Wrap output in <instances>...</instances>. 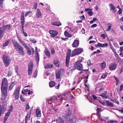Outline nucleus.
<instances>
[{
    "mask_svg": "<svg viewBox=\"0 0 123 123\" xmlns=\"http://www.w3.org/2000/svg\"><path fill=\"white\" fill-rule=\"evenodd\" d=\"M36 17L37 19H39L42 17V14L40 10L38 8L36 13Z\"/></svg>",
    "mask_w": 123,
    "mask_h": 123,
    "instance_id": "obj_10",
    "label": "nucleus"
},
{
    "mask_svg": "<svg viewBox=\"0 0 123 123\" xmlns=\"http://www.w3.org/2000/svg\"><path fill=\"white\" fill-rule=\"evenodd\" d=\"M9 108H10V109H9L7 112L9 114H10L11 113L12 111L13 110V107L12 105H11L10 106Z\"/></svg>",
    "mask_w": 123,
    "mask_h": 123,
    "instance_id": "obj_31",
    "label": "nucleus"
},
{
    "mask_svg": "<svg viewBox=\"0 0 123 123\" xmlns=\"http://www.w3.org/2000/svg\"><path fill=\"white\" fill-rule=\"evenodd\" d=\"M18 39L20 43H21L23 41L19 37L18 38Z\"/></svg>",
    "mask_w": 123,
    "mask_h": 123,
    "instance_id": "obj_63",
    "label": "nucleus"
},
{
    "mask_svg": "<svg viewBox=\"0 0 123 123\" xmlns=\"http://www.w3.org/2000/svg\"><path fill=\"white\" fill-rule=\"evenodd\" d=\"M21 44L23 46L24 48L25 49L27 48H28V47L26 43H25L24 41L21 43Z\"/></svg>",
    "mask_w": 123,
    "mask_h": 123,
    "instance_id": "obj_32",
    "label": "nucleus"
},
{
    "mask_svg": "<svg viewBox=\"0 0 123 123\" xmlns=\"http://www.w3.org/2000/svg\"><path fill=\"white\" fill-rule=\"evenodd\" d=\"M26 49V50L27 51L28 54L29 55H31V50L30 48L29 47H28V48H25Z\"/></svg>",
    "mask_w": 123,
    "mask_h": 123,
    "instance_id": "obj_33",
    "label": "nucleus"
},
{
    "mask_svg": "<svg viewBox=\"0 0 123 123\" xmlns=\"http://www.w3.org/2000/svg\"><path fill=\"white\" fill-rule=\"evenodd\" d=\"M49 33L51 35V36L52 37H55V36L57 35L58 34V32L56 31L50 30L49 31Z\"/></svg>",
    "mask_w": 123,
    "mask_h": 123,
    "instance_id": "obj_12",
    "label": "nucleus"
},
{
    "mask_svg": "<svg viewBox=\"0 0 123 123\" xmlns=\"http://www.w3.org/2000/svg\"><path fill=\"white\" fill-rule=\"evenodd\" d=\"M114 78L116 81L117 83L116 85H117L119 83V80L118 79V78L115 76H114Z\"/></svg>",
    "mask_w": 123,
    "mask_h": 123,
    "instance_id": "obj_41",
    "label": "nucleus"
},
{
    "mask_svg": "<svg viewBox=\"0 0 123 123\" xmlns=\"http://www.w3.org/2000/svg\"><path fill=\"white\" fill-rule=\"evenodd\" d=\"M21 24H24V23L25 22V18H21Z\"/></svg>",
    "mask_w": 123,
    "mask_h": 123,
    "instance_id": "obj_47",
    "label": "nucleus"
},
{
    "mask_svg": "<svg viewBox=\"0 0 123 123\" xmlns=\"http://www.w3.org/2000/svg\"><path fill=\"white\" fill-rule=\"evenodd\" d=\"M58 120L59 122L61 123H63L64 122V121L61 118H59Z\"/></svg>",
    "mask_w": 123,
    "mask_h": 123,
    "instance_id": "obj_55",
    "label": "nucleus"
},
{
    "mask_svg": "<svg viewBox=\"0 0 123 123\" xmlns=\"http://www.w3.org/2000/svg\"><path fill=\"white\" fill-rule=\"evenodd\" d=\"M20 98L21 100L23 102H24L25 101V99L24 97H23L22 96H20Z\"/></svg>",
    "mask_w": 123,
    "mask_h": 123,
    "instance_id": "obj_51",
    "label": "nucleus"
},
{
    "mask_svg": "<svg viewBox=\"0 0 123 123\" xmlns=\"http://www.w3.org/2000/svg\"><path fill=\"white\" fill-rule=\"evenodd\" d=\"M44 52L48 57L49 58L50 57V54L49 51L48 50V49L47 48H45L44 51Z\"/></svg>",
    "mask_w": 123,
    "mask_h": 123,
    "instance_id": "obj_15",
    "label": "nucleus"
},
{
    "mask_svg": "<svg viewBox=\"0 0 123 123\" xmlns=\"http://www.w3.org/2000/svg\"><path fill=\"white\" fill-rule=\"evenodd\" d=\"M117 64L115 62H114L109 66V69L111 70H114L117 67Z\"/></svg>",
    "mask_w": 123,
    "mask_h": 123,
    "instance_id": "obj_11",
    "label": "nucleus"
},
{
    "mask_svg": "<svg viewBox=\"0 0 123 123\" xmlns=\"http://www.w3.org/2000/svg\"><path fill=\"white\" fill-rule=\"evenodd\" d=\"M20 90V88L19 87H17L15 90V92L13 94L14 97L17 99H18L19 98Z\"/></svg>",
    "mask_w": 123,
    "mask_h": 123,
    "instance_id": "obj_7",
    "label": "nucleus"
},
{
    "mask_svg": "<svg viewBox=\"0 0 123 123\" xmlns=\"http://www.w3.org/2000/svg\"><path fill=\"white\" fill-rule=\"evenodd\" d=\"M53 63L56 67H58L60 63L58 60H56L54 61Z\"/></svg>",
    "mask_w": 123,
    "mask_h": 123,
    "instance_id": "obj_27",
    "label": "nucleus"
},
{
    "mask_svg": "<svg viewBox=\"0 0 123 123\" xmlns=\"http://www.w3.org/2000/svg\"><path fill=\"white\" fill-rule=\"evenodd\" d=\"M6 30H9L11 29V26L10 25H7L5 26Z\"/></svg>",
    "mask_w": 123,
    "mask_h": 123,
    "instance_id": "obj_29",
    "label": "nucleus"
},
{
    "mask_svg": "<svg viewBox=\"0 0 123 123\" xmlns=\"http://www.w3.org/2000/svg\"><path fill=\"white\" fill-rule=\"evenodd\" d=\"M100 37L102 38L103 39H104L105 38V36L104 34H101L100 36Z\"/></svg>",
    "mask_w": 123,
    "mask_h": 123,
    "instance_id": "obj_58",
    "label": "nucleus"
},
{
    "mask_svg": "<svg viewBox=\"0 0 123 123\" xmlns=\"http://www.w3.org/2000/svg\"><path fill=\"white\" fill-rule=\"evenodd\" d=\"M110 7L111 10H115L116 9V7L111 4H110L109 5Z\"/></svg>",
    "mask_w": 123,
    "mask_h": 123,
    "instance_id": "obj_28",
    "label": "nucleus"
},
{
    "mask_svg": "<svg viewBox=\"0 0 123 123\" xmlns=\"http://www.w3.org/2000/svg\"><path fill=\"white\" fill-rule=\"evenodd\" d=\"M50 51L51 54L52 55H54L55 53V49L53 47H51L50 48Z\"/></svg>",
    "mask_w": 123,
    "mask_h": 123,
    "instance_id": "obj_34",
    "label": "nucleus"
},
{
    "mask_svg": "<svg viewBox=\"0 0 123 123\" xmlns=\"http://www.w3.org/2000/svg\"><path fill=\"white\" fill-rule=\"evenodd\" d=\"M47 102H48L49 104H51L52 103L51 101L50 100V98L49 99H47L46 100Z\"/></svg>",
    "mask_w": 123,
    "mask_h": 123,
    "instance_id": "obj_60",
    "label": "nucleus"
},
{
    "mask_svg": "<svg viewBox=\"0 0 123 123\" xmlns=\"http://www.w3.org/2000/svg\"><path fill=\"white\" fill-rule=\"evenodd\" d=\"M82 70H81L80 71H81L79 73V74H82V73H83V71H85V72L86 71H88V69H82Z\"/></svg>",
    "mask_w": 123,
    "mask_h": 123,
    "instance_id": "obj_54",
    "label": "nucleus"
},
{
    "mask_svg": "<svg viewBox=\"0 0 123 123\" xmlns=\"http://www.w3.org/2000/svg\"><path fill=\"white\" fill-rule=\"evenodd\" d=\"M32 70L33 69H28V74L29 76L31 75Z\"/></svg>",
    "mask_w": 123,
    "mask_h": 123,
    "instance_id": "obj_42",
    "label": "nucleus"
},
{
    "mask_svg": "<svg viewBox=\"0 0 123 123\" xmlns=\"http://www.w3.org/2000/svg\"><path fill=\"white\" fill-rule=\"evenodd\" d=\"M3 29L2 27H0V40L3 37Z\"/></svg>",
    "mask_w": 123,
    "mask_h": 123,
    "instance_id": "obj_21",
    "label": "nucleus"
},
{
    "mask_svg": "<svg viewBox=\"0 0 123 123\" xmlns=\"http://www.w3.org/2000/svg\"><path fill=\"white\" fill-rule=\"evenodd\" d=\"M37 4L35 3L34 4V8L36 9L37 8Z\"/></svg>",
    "mask_w": 123,
    "mask_h": 123,
    "instance_id": "obj_62",
    "label": "nucleus"
},
{
    "mask_svg": "<svg viewBox=\"0 0 123 123\" xmlns=\"http://www.w3.org/2000/svg\"><path fill=\"white\" fill-rule=\"evenodd\" d=\"M123 88V85H122L120 86V88L119 89V91L120 92H121Z\"/></svg>",
    "mask_w": 123,
    "mask_h": 123,
    "instance_id": "obj_59",
    "label": "nucleus"
},
{
    "mask_svg": "<svg viewBox=\"0 0 123 123\" xmlns=\"http://www.w3.org/2000/svg\"><path fill=\"white\" fill-rule=\"evenodd\" d=\"M15 71L16 73L18 74V67L17 66H16L15 68Z\"/></svg>",
    "mask_w": 123,
    "mask_h": 123,
    "instance_id": "obj_46",
    "label": "nucleus"
},
{
    "mask_svg": "<svg viewBox=\"0 0 123 123\" xmlns=\"http://www.w3.org/2000/svg\"><path fill=\"white\" fill-rule=\"evenodd\" d=\"M8 83L7 79L5 78H3L2 80L1 86L8 87Z\"/></svg>",
    "mask_w": 123,
    "mask_h": 123,
    "instance_id": "obj_9",
    "label": "nucleus"
},
{
    "mask_svg": "<svg viewBox=\"0 0 123 123\" xmlns=\"http://www.w3.org/2000/svg\"><path fill=\"white\" fill-rule=\"evenodd\" d=\"M4 0H0V7H2V5L3 4V1Z\"/></svg>",
    "mask_w": 123,
    "mask_h": 123,
    "instance_id": "obj_53",
    "label": "nucleus"
},
{
    "mask_svg": "<svg viewBox=\"0 0 123 123\" xmlns=\"http://www.w3.org/2000/svg\"><path fill=\"white\" fill-rule=\"evenodd\" d=\"M28 69H33V63L32 62H31L29 63Z\"/></svg>",
    "mask_w": 123,
    "mask_h": 123,
    "instance_id": "obj_24",
    "label": "nucleus"
},
{
    "mask_svg": "<svg viewBox=\"0 0 123 123\" xmlns=\"http://www.w3.org/2000/svg\"><path fill=\"white\" fill-rule=\"evenodd\" d=\"M36 55L35 59L37 61V62L38 63L39 60V55L37 50H36L35 52Z\"/></svg>",
    "mask_w": 123,
    "mask_h": 123,
    "instance_id": "obj_14",
    "label": "nucleus"
},
{
    "mask_svg": "<svg viewBox=\"0 0 123 123\" xmlns=\"http://www.w3.org/2000/svg\"><path fill=\"white\" fill-rule=\"evenodd\" d=\"M36 117H40L41 116V114L39 110L37 109L36 110Z\"/></svg>",
    "mask_w": 123,
    "mask_h": 123,
    "instance_id": "obj_18",
    "label": "nucleus"
},
{
    "mask_svg": "<svg viewBox=\"0 0 123 123\" xmlns=\"http://www.w3.org/2000/svg\"><path fill=\"white\" fill-rule=\"evenodd\" d=\"M118 13L119 14H120L122 13V9L120 8H119V10L118 11Z\"/></svg>",
    "mask_w": 123,
    "mask_h": 123,
    "instance_id": "obj_56",
    "label": "nucleus"
},
{
    "mask_svg": "<svg viewBox=\"0 0 123 123\" xmlns=\"http://www.w3.org/2000/svg\"><path fill=\"white\" fill-rule=\"evenodd\" d=\"M52 24L54 25L59 26L61 25H62V24L60 22L55 21L52 22Z\"/></svg>",
    "mask_w": 123,
    "mask_h": 123,
    "instance_id": "obj_19",
    "label": "nucleus"
},
{
    "mask_svg": "<svg viewBox=\"0 0 123 123\" xmlns=\"http://www.w3.org/2000/svg\"><path fill=\"white\" fill-rule=\"evenodd\" d=\"M107 73H105L104 74H103L101 76V77L103 79H104L107 76Z\"/></svg>",
    "mask_w": 123,
    "mask_h": 123,
    "instance_id": "obj_39",
    "label": "nucleus"
},
{
    "mask_svg": "<svg viewBox=\"0 0 123 123\" xmlns=\"http://www.w3.org/2000/svg\"><path fill=\"white\" fill-rule=\"evenodd\" d=\"M31 12H31L30 11H27L26 12V13L25 14V17L27 16L28 15V14H30V13H31Z\"/></svg>",
    "mask_w": 123,
    "mask_h": 123,
    "instance_id": "obj_52",
    "label": "nucleus"
},
{
    "mask_svg": "<svg viewBox=\"0 0 123 123\" xmlns=\"http://www.w3.org/2000/svg\"><path fill=\"white\" fill-rule=\"evenodd\" d=\"M2 59L5 66L8 67L11 63L10 57L8 55L4 54L3 55Z\"/></svg>",
    "mask_w": 123,
    "mask_h": 123,
    "instance_id": "obj_2",
    "label": "nucleus"
},
{
    "mask_svg": "<svg viewBox=\"0 0 123 123\" xmlns=\"http://www.w3.org/2000/svg\"><path fill=\"white\" fill-rule=\"evenodd\" d=\"M110 100L111 101L114 102L115 103L119 105V102L118 100H117L116 99H111Z\"/></svg>",
    "mask_w": 123,
    "mask_h": 123,
    "instance_id": "obj_36",
    "label": "nucleus"
},
{
    "mask_svg": "<svg viewBox=\"0 0 123 123\" xmlns=\"http://www.w3.org/2000/svg\"><path fill=\"white\" fill-rule=\"evenodd\" d=\"M64 34L65 36L68 37H72V35L69 34L67 31H65Z\"/></svg>",
    "mask_w": 123,
    "mask_h": 123,
    "instance_id": "obj_25",
    "label": "nucleus"
},
{
    "mask_svg": "<svg viewBox=\"0 0 123 123\" xmlns=\"http://www.w3.org/2000/svg\"><path fill=\"white\" fill-rule=\"evenodd\" d=\"M92 96L93 97V99L94 100H98V99H97V97L95 95L93 94L92 95Z\"/></svg>",
    "mask_w": 123,
    "mask_h": 123,
    "instance_id": "obj_45",
    "label": "nucleus"
},
{
    "mask_svg": "<svg viewBox=\"0 0 123 123\" xmlns=\"http://www.w3.org/2000/svg\"><path fill=\"white\" fill-rule=\"evenodd\" d=\"M88 13L90 16H92L93 14V12L91 11L88 12Z\"/></svg>",
    "mask_w": 123,
    "mask_h": 123,
    "instance_id": "obj_57",
    "label": "nucleus"
},
{
    "mask_svg": "<svg viewBox=\"0 0 123 123\" xmlns=\"http://www.w3.org/2000/svg\"><path fill=\"white\" fill-rule=\"evenodd\" d=\"M72 111L70 110H69L68 112V113L67 114V116L68 117L72 115Z\"/></svg>",
    "mask_w": 123,
    "mask_h": 123,
    "instance_id": "obj_38",
    "label": "nucleus"
},
{
    "mask_svg": "<svg viewBox=\"0 0 123 123\" xmlns=\"http://www.w3.org/2000/svg\"><path fill=\"white\" fill-rule=\"evenodd\" d=\"M102 43H98L97 45H96L95 46L96 47H101Z\"/></svg>",
    "mask_w": 123,
    "mask_h": 123,
    "instance_id": "obj_61",
    "label": "nucleus"
},
{
    "mask_svg": "<svg viewBox=\"0 0 123 123\" xmlns=\"http://www.w3.org/2000/svg\"><path fill=\"white\" fill-rule=\"evenodd\" d=\"M105 102L106 103V105L108 106L111 107H113V104L112 103L110 102L108 100L106 101H105Z\"/></svg>",
    "mask_w": 123,
    "mask_h": 123,
    "instance_id": "obj_16",
    "label": "nucleus"
},
{
    "mask_svg": "<svg viewBox=\"0 0 123 123\" xmlns=\"http://www.w3.org/2000/svg\"><path fill=\"white\" fill-rule=\"evenodd\" d=\"M9 43V42L8 41H7L5 42V43L3 44V46L4 47L7 46Z\"/></svg>",
    "mask_w": 123,
    "mask_h": 123,
    "instance_id": "obj_44",
    "label": "nucleus"
},
{
    "mask_svg": "<svg viewBox=\"0 0 123 123\" xmlns=\"http://www.w3.org/2000/svg\"><path fill=\"white\" fill-rule=\"evenodd\" d=\"M61 72H62L63 73L64 72V69L63 68H61L59 70L55 72V76L56 79H59L60 78Z\"/></svg>",
    "mask_w": 123,
    "mask_h": 123,
    "instance_id": "obj_6",
    "label": "nucleus"
},
{
    "mask_svg": "<svg viewBox=\"0 0 123 123\" xmlns=\"http://www.w3.org/2000/svg\"><path fill=\"white\" fill-rule=\"evenodd\" d=\"M31 114V113H30V115L29 117H28V116L29 115L28 114H27V115L26 116L25 118V121H27L28 120H29V118L30 116V115Z\"/></svg>",
    "mask_w": 123,
    "mask_h": 123,
    "instance_id": "obj_35",
    "label": "nucleus"
},
{
    "mask_svg": "<svg viewBox=\"0 0 123 123\" xmlns=\"http://www.w3.org/2000/svg\"><path fill=\"white\" fill-rule=\"evenodd\" d=\"M15 85V82L14 81L12 82L9 86V90L10 91L12 90V89Z\"/></svg>",
    "mask_w": 123,
    "mask_h": 123,
    "instance_id": "obj_22",
    "label": "nucleus"
},
{
    "mask_svg": "<svg viewBox=\"0 0 123 123\" xmlns=\"http://www.w3.org/2000/svg\"><path fill=\"white\" fill-rule=\"evenodd\" d=\"M9 108H10V109H9L7 112L9 114H10L11 113L12 111L13 110V107L12 105H11L10 106Z\"/></svg>",
    "mask_w": 123,
    "mask_h": 123,
    "instance_id": "obj_30",
    "label": "nucleus"
},
{
    "mask_svg": "<svg viewBox=\"0 0 123 123\" xmlns=\"http://www.w3.org/2000/svg\"><path fill=\"white\" fill-rule=\"evenodd\" d=\"M37 74V70H36L33 74V76L34 77H36Z\"/></svg>",
    "mask_w": 123,
    "mask_h": 123,
    "instance_id": "obj_49",
    "label": "nucleus"
},
{
    "mask_svg": "<svg viewBox=\"0 0 123 123\" xmlns=\"http://www.w3.org/2000/svg\"><path fill=\"white\" fill-rule=\"evenodd\" d=\"M8 87L5 86L1 87V90L2 93L4 95L6 96L7 93Z\"/></svg>",
    "mask_w": 123,
    "mask_h": 123,
    "instance_id": "obj_8",
    "label": "nucleus"
},
{
    "mask_svg": "<svg viewBox=\"0 0 123 123\" xmlns=\"http://www.w3.org/2000/svg\"><path fill=\"white\" fill-rule=\"evenodd\" d=\"M100 65L101 69H104L106 67V63L104 61L103 62L101 63L100 64Z\"/></svg>",
    "mask_w": 123,
    "mask_h": 123,
    "instance_id": "obj_17",
    "label": "nucleus"
},
{
    "mask_svg": "<svg viewBox=\"0 0 123 123\" xmlns=\"http://www.w3.org/2000/svg\"><path fill=\"white\" fill-rule=\"evenodd\" d=\"M55 82L53 81H51L49 83V86L50 87H54L55 85Z\"/></svg>",
    "mask_w": 123,
    "mask_h": 123,
    "instance_id": "obj_23",
    "label": "nucleus"
},
{
    "mask_svg": "<svg viewBox=\"0 0 123 123\" xmlns=\"http://www.w3.org/2000/svg\"><path fill=\"white\" fill-rule=\"evenodd\" d=\"M79 41L77 40H75L72 44V47L76 48L79 46Z\"/></svg>",
    "mask_w": 123,
    "mask_h": 123,
    "instance_id": "obj_13",
    "label": "nucleus"
},
{
    "mask_svg": "<svg viewBox=\"0 0 123 123\" xmlns=\"http://www.w3.org/2000/svg\"><path fill=\"white\" fill-rule=\"evenodd\" d=\"M12 42L13 44L15 49L18 51L21 55H24L25 53L24 51V48L22 47L16 40L13 39Z\"/></svg>",
    "mask_w": 123,
    "mask_h": 123,
    "instance_id": "obj_1",
    "label": "nucleus"
},
{
    "mask_svg": "<svg viewBox=\"0 0 123 123\" xmlns=\"http://www.w3.org/2000/svg\"><path fill=\"white\" fill-rule=\"evenodd\" d=\"M52 103L55 102L56 101L57 99L56 97L55 96H52L50 98Z\"/></svg>",
    "mask_w": 123,
    "mask_h": 123,
    "instance_id": "obj_20",
    "label": "nucleus"
},
{
    "mask_svg": "<svg viewBox=\"0 0 123 123\" xmlns=\"http://www.w3.org/2000/svg\"><path fill=\"white\" fill-rule=\"evenodd\" d=\"M100 96L102 97H103L105 98H107V97L106 94H105L103 93L99 95Z\"/></svg>",
    "mask_w": 123,
    "mask_h": 123,
    "instance_id": "obj_43",
    "label": "nucleus"
},
{
    "mask_svg": "<svg viewBox=\"0 0 123 123\" xmlns=\"http://www.w3.org/2000/svg\"><path fill=\"white\" fill-rule=\"evenodd\" d=\"M25 91L26 92H28V94L29 95H30L31 94H32L33 93V92L32 91H30V90L28 89H26Z\"/></svg>",
    "mask_w": 123,
    "mask_h": 123,
    "instance_id": "obj_37",
    "label": "nucleus"
},
{
    "mask_svg": "<svg viewBox=\"0 0 123 123\" xmlns=\"http://www.w3.org/2000/svg\"><path fill=\"white\" fill-rule=\"evenodd\" d=\"M66 59V66L68 67L69 66L70 57L71 55V49L69 48L67 50Z\"/></svg>",
    "mask_w": 123,
    "mask_h": 123,
    "instance_id": "obj_4",
    "label": "nucleus"
},
{
    "mask_svg": "<svg viewBox=\"0 0 123 123\" xmlns=\"http://www.w3.org/2000/svg\"><path fill=\"white\" fill-rule=\"evenodd\" d=\"M83 51V49L81 48H76L72 51L71 56L74 57L79 55Z\"/></svg>",
    "mask_w": 123,
    "mask_h": 123,
    "instance_id": "obj_3",
    "label": "nucleus"
},
{
    "mask_svg": "<svg viewBox=\"0 0 123 123\" xmlns=\"http://www.w3.org/2000/svg\"><path fill=\"white\" fill-rule=\"evenodd\" d=\"M48 68H53V65L52 64H48Z\"/></svg>",
    "mask_w": 123,
    "mask_h": 123,
    "instance_id": "obj_48",
    "label": "nucleus"
},
{
    "mask_svg": "<svg viewBox=\"0 0 123 123\" xmlns=\"http://www.w3.org/2000/svg\"><path fill=\"white\" fill-rule=\"evenodd\" d=\"M12 74V71L10 69H9L8 72L7 76L9 77L10 76H11Z\"/></svg>",
    "mask_w": 123,
    "mask_h": 123,
    "instance_id": "obj_26",
    "label": "nucleus"
},
{
    "mask_svg": "<svg viewBox=\"0 0 123 123\" xmlns=\"http://www.w3.org/2000/svg\"><path fill=\"white\" fill-rule=\"evenodd\" d=\"M30 108V107L28 104H27L26 105V107L25 111H26L27 109L29 110Z\"/></svg>",
    "mask_w": 123,
    "mask_h": 123,
    "instance_id": "obj_64",
    "label": "nucleus"
},
{
    "mask_svg": "<svg viewBox=\"0 0 123 123\" xmlns=\"http://www.w3.org/2000/svg\"><path fill=\"white\" fill-rule=\"evenodd\" d=\"M75 68L77 69L78 70L80 71L82 70L83 69V67L82 64L81 63H78L77 62H76L73 66Z\"/></svg>",
    "mask_w": 123,
    "mask_h": 123,
    "instance_id": "obj_5",
    "label": "nucleus"
},
{
    "mask_svg": "<svg viewBox=\"0 0 123 123\" xmlns=\"http://www.w3.org/2000/svg\"><path fill=\"white\" fill-rule=\"evenodd\" d=\"M108 25H109V26H108V28L106 29V31H109L111 29V24H107Z\"/></svg>",
    "mask_w": 123,
    "mask_h": 123,
    "instance_id": "obj_40",
    "label": "nucleus"
},
{
    "mask_svg": "<svg viewBox=\"0 0 123 123\" xmlns=\"http://www.w3.org/2000/svg\"><path fill=\"white\" fill-rule=\"evenodd\" d=\"M108 45V43H106L105 44H102L101 45V47H105V46H107Z\"/></svg>",
    "mask_w": 123,
    "mask_h": 123,
    "instance_id": "obj_50",
    "label": "nucleus"
}]
</instances>
